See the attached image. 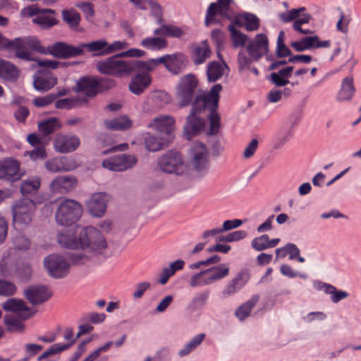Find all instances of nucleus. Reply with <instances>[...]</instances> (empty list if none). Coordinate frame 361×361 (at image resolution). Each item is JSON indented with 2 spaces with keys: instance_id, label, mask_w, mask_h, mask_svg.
Masks as SVG:
<instances>
[{
  "instance_id": "5",
  "label": "nucleus",
  "mask_w": 361,
  "mask_h": 361,
  "mask_svg": "<svg viewBox=\"0 0 361 361\" xmlns=\"http://www.w3.org/2000/svg\"><path fill=\"white\" fill-rule=\"evenodd\" d=\"M35 202L28 198H23L16 201L13 206V225L18 229L28 226L32 219L35 211Z\"/></svg>"
},
{
  "instance_id": "10",
  "label": "nucleus",
  "mask_w": 361,
  "mask_h": 361,
  "mask_svg": "<svg viewBox=\"0 0 361 361\" xmlns=\"http://www.w3.org/2000/svg\"><path fill=\"white\" fill-rule=\"evenodd\" d=\"M232 3L233 0H217L216 2L210 4L206 13L205 25L209 26L219 23L222 18H228Z\"/></svg>"
},
{
  "instance_id": "59",
  "label": "nucleus",
  "mask_w": 361,
  "mask_h": 361,
  "mask_svg": "<svg viewBox=\"0 0 361 361\" xmlns=\"http://www.w3.org/2000/svg\"><path fill=\"white\" fill-rule=\"evenodd\" d=\"M113 344L114 343L112 341L107 342L104 345L93 351L83 361H94L99 357L101 353L107 352L113 345Z\"/></svg>"
},
{
  "instance_id": "13",
  "label": "nucleus",
  "mask_w": 361,
  "mask_h": 361,
  "mask_svg": "<svg viewBox=\"0 0 361 361\" xmlns=\"http://www.w3.org/2000/svg\"><path fill=\"white\" fill-rule=\"evenodd\" d=\"M44 264L49 275L54 278H63L69 272L70 265L61 255H50L44 259Z\"/></svg>"
},
{
  "instance_id": "46",
  "label": "nucleus",
  "mask_w": 361,
  "mask_h": 361,
  "mask_svg": "<svg viewBox=\"0 0 361 361\" xmlns=\"http://www.w3.org/2000/svg\"><path fill=\"white\" fill-rule=\"evenodd\" d=\"M23 319L17 315H6L4 317L5 324L10 331H23L24 325L22 322Z\"/></svg>"
},
{
  "instance_id": "50",
  "label": "nucleus",
  "mask_w": 361,
  "mask_h": 361,
  "mask_svg": "<svg viewBox=\"0 0 361 361\" xmlns=\"http://www.w3.org/2000/svg\"><path fill=\"white\" fill-rule=\"evenodd\" d=\"M308 49L327 48L331 46L330 40H320L317 35L304 37Z\"/></svg>"
},
{
  "instance_id": "31",
  "label": "nucleus",
  "mask_w": 361,
  "mask_h": 361,
  "mask_svg": "<svg viewBox=\"0 0 361 361\" xmlns=\"http://www.w3.org/2000/svg\"><path fill=\"white\" fill-rule=\"evenodd\" d=\"M150 82L151 78L148 73H138L132 78L129 88L133 93L140 94L149 85Z\"/></svg>"
},
{
  "instance_id": "44",
  "label": "nucleus",
  "mask_w": 361,
  "mask_h": 361,
  "mask_svg": "<svg viewBox=\"0 0 361 361\" xmlns=\"http://www.w3.org/2000/svg\"><path fill=\"white\" fill-rule=\"evenodd\" d=\"M145 143L146 148L152 152L160 150L167 145L165 140L154 137L149 133L146 134L145 137Z\"/></svg>"
},
{
  "instance_id": "26",
  "label": "nucleus",
  "mask_w": 361,
  "mask_h": 361,
  "mask_svg": "<svg viewBox=\"0 0 361 361\" xmlns=\"http://www.w3.org/2000/svg\"><path fill=\"white\" fill-rule=\"evenodd\" d=\"M314 289L322 290L326 294L331 295V300L334 303H338L341 300L348 297V293L343 290H338L336 288L329 283L316 280L313 282Z\"/></svg>"
},
{
  "instance_id": "9",
  "label": "nucleus",
  "mask_w": 361,
  "mask_h": 361,
  "mask_svg": "<svg viewBox=\"0 0 361 361\" xmlns=\"http://www.w3.org/2000/svg\"><path fill=\"white\" fill-rule=\"evenodd\" d=\"M160 169L168 173L181 174L185 169L182 155L176 150H169L158 160Z\"/></svg>"
},
{
  "instance_id": "15",
  "label": "nucleus",
  "mask_w": 361,
  "mask_h": 361,
  "mask_svg": "<svg viewBox=\"0 0 361 361\" xmlns=\"http://www.w3.org/2000/svg\"><path fill=\"white\" fill-rule=\"evenodd\" d=\"M247 51L254 61H259L269 51V40L266 35L257 34L247 46Z\"/></svg>"
},
{
  "instance_id": "28",
  "label": "nucleus",
  "mask_w": 361,
  "mask_h": 361,
  "mask_svg": "<svg viewBox=\"0 0 361 361\" xmlns=\"http://www.w3.org/2000/svg\"><path fill=\"white\" fill-rule=\"evenodd\" d=\"M175 120L171 116H161L155 118L149 125V128L169 135L174 130Z\"/></svg>"
},
{
  "instance_id": "54",
  "label": "nucleus",
  "mask_w": 361,
  "mask_h": 361,
  "mask_svg": "<svg viewBox=\"0 0 361 361\" xmlns=\"http://www.w3.org/2000/svg\"><path fill=\"white\" fill-rule=\"evenodd\" d=\"M211 38L215 43L218 51V56L220 58L219 51L222 48L225 41V34L220 30H214L212 32Z\"/></svg>"
},
{
  "instance_id": "53",
  "label": "nucleus",
  "mask_w": 361,
  "mask_h": 361,
  "mask_svg": "<svg viewBox=\"0 0 361 361\" xmlns=\"http://www.w3.org/2000/svg\"><path fill=\"white\" fill-rule=\"evenodd\" d=\"M304 7L299 8L298 9H292L284 13L279 14V19L283 23H289L296 19L300 16V13L305 11Z\"/></svg>"
},
{
  "instance_id": "37",
  "label": "nucleus",
  "mask_w": 361,
  "mask_h": 361,
  "mask_svg": "<svg viewBox=\"0 0 361 361\" xmlns=\"http://www.w3.org/2000/svg\"><path fill=\"white\" fill-rule=\"evenodd\" d=\"M185 33V30L173 25H164L154 30V35L171 37H181Z\"/></svg>"
},
{
  "instance_id": "48",
  "label": "nucleus",
  "mask_w": 361,
  "mask_h": 361,
  "mask_svg": "<svg viewBox=\"0 0 361 361\" xmlns=\"http://www.w3.org/2000/svg\"><path fill=\"white\" fill-rule=\"evenodd\" d=\"M276 53L279 58L290 56L292 54L290 49L285 44V32L283 30L279 32L277 37Z\"/></svg>"
},
{
  "instance_id": "20",
  "label": "nucleus",
  "mask_w": 361,
  "mask_h": 361,
  "mask_svg": "<svg viewBox=\"0 0 361 361\" xmlns=\"http://www.w3.org/2000/svg\"><path fill=\"white\" fill-rule=\"evenodd\" d=\"M77 185V179L71 176H59L50 184V190L55 194H66Z\"/></svg>"
},
{
  "instance_id": "16",
  "label": "nucleus",
  "mask_w": 361,
  "mask_h": 361,
  "mask_svg": "<svg viewBox=\"0 0 361 361\" xmlns=\"http://www.w3.org/2000/svg\"><path fill=\"white\" fill-rule=\"evenodd\" d=\"M191 162L197 171L204 170L209 165V152L202 142H195L190 149Z\"/></svg>"
},
{
  "instance_id": "11",
  "label": "nucleus",
  "mask_w": 361,
  "mask_h": 361,
  "mask_svg": "<svg viewBox=\"0 0 361 361\" xmlns=\"http://www.w3.org/2000/svg\"><path fill=\"white\" fill-rule=\"evenodd\" d=\"M197 86V78L192 74H188L180 79L177 87V98L180 107L188 106L191 103Z\"/></svg>"
},
{
  "instance_id": "4",
  "label": "nucleus",
  "mask_w": 361,
  "mask_h": 361,
  "mask_svg": "<svg viewBox=\"0 0 361 361\" xmlns=\"http://www.w3.org/2000/svg\"><path fill=\"white\" fill-rule=\"evenodd\" d=\"M229 274L227 264H221L193 274L189 281L191 287H202L219 281Z\"/></svg>"
},
{
  "instance_id": "14",
  "label": "nucleus",
  "mask_w": 361,
  "mask_h": 361,
  "mask_svg": "<svg viewBox=\"0 0 361 361\" xmlns=\"http://www.w3.org/2000/svg\"><path fill=\"white\" fill-rule=\"evenodd\" d=\"M137 163L133 155L121 154L115 156L102 161L104 168L113 171H123L131 168Z\"/></svg>"
},
{
  "instance_id": "55",
  "label": "nucleus",
  "mask_w": 361,
  "mask_h": 361,
  "mask_svg": "<svg viewBox=\"0 0 361 361\" xmlns=\"http://www.w3.org/2000/svg\"><path fill=\"white\" fill-rule=\"evenodd\" d=\"M128 43L126 41H114L111 44L107 42L105 50L103 54L106 55L115 53L118 51L123 50L128 47Z\"/></svg>"
},
{
  "instance_id": "25",
  "label": "nucleus",
  "mask_w": 361,
  "mask_h": 361,
  "mask_svg": "<svg viewBox=\"0 0 361 361\" xmlns=\"http://www.w3.org/2000/svg\"><path fill=\"white\" fill-rule=\"evenodd\" d=\"M73 331L71 329H66L64 331L65 340L69 341L68 343H56L52 345L47 351L43 353L39 357L38 360L41 361L44 359L49 357L51 355L59 353L68 349L75 343V339L73 338Z\"/></svg>"
},
{
  "instance_id": "64",
  "label": "nucleus",
  "mask_w": 361,
  "mask_h": 361,
  "mask_svg": "<svg viewBox=\"0 0 361 361\" xmlns=\"http://www.w3.org/2000/svg\"><path fill=\"white\" fill-rule=\"evenodd\" d=\"M14 245L17 250H27L30 248V241L23 235H18L14 239Z\"/></svg>"
},
{
  "instance_id": "62",
  "label": "nucleus",
  "mask_w": 361,
  "mask_h": 361,
  "mask_svg": "<svg viewBox=\"0 0 361 361\" xmlns=\"http://www.w3.org/2000/svg\"><path fill=\"white\" fill-rule=\"evenodd\" d=\"M35 22L39 24L43 27H50L56 24V19L54 17H49L44 16V13L38 16L35 19Z\"/></svg>"
},
{
  "instance_id": "12",
  "label": "nucleus",
  "mask_w": 361,
  "mask_h": 361,
  "mask_svg": "<svg viewBox=\"0 0 361 361\" xmlns=\"http://www.w3.org/2000/svg\"><path fill=\"white\" fill-rule=\"evenodd\" d=\"M115 84V81L111 79H104L99 82L94 78L83 77L78 82L77 87L79 92L89 97H92L99 92L101 87L109 89Z\"/></svg>"
},
{
  "instance_id": "61",
  "label": "nucleus",
  "mask_w": 361,
  "mask_h": 361,
  "mask_svg": "<svg viewBox=\"0 0 361 361\" xmlns=\"http://www.w3.org/2000/svg\"><path fill=\"white\" fill-rule=\"evenodd\" d=\"M92 341L91 338L83 340L78 346L77 350L74 353L70 361H78L82 355L86 352L87 345Z\"/></svg>"
},
{
  "instance_id": "32",
  "label": "nucleus",
  "mask_w": 361,
  "mask_h": 361,
  "mask_svg": "<svg viewBox=\"0 0 361 361\" xmlns=\"http://www.w3.org/2000/svg\"><path fill=\"white\" fill-rule=\"evenodd\" d=\"M19 69L10 61L0 59V78L6 81L14 82L19 77Z\"/></svg>"
},
{
  "instance_id": "2",
  "label": "nucleus",
  "mask_w": 361,
  "mask_h": 361,
  "mask_svg": "<svg viewBox=\"0 0 361 361\" xmlns=\"http://www.w3.org/2000/svg\"><path fill=\"white\" fill-rule=\"evenodd\" d=\"M222 90L220 84L213 85L209 92L196 97L192 106V111L187 118L184 127L185 136L188 140L200 134L205 127L204 120L198 117L197 114L205 109L210 110L209 121L210 123L209 135H216L221 127V118L216 110L219 101V92Z\"/></svg>"
},
{
  "instance_id": "30",
  "label": "nucleus",
  "mask_w": 361,
  "mask_h": 361,
  "mask_svg": "<svg viewBox=\"0 0 361 361\" xmlns=\"http://www.w3.org/2000/svg\"><path fill=\"white\" fill-rule=\"evenodd\" d=\"M249 276L245 272L239 273L221 292L223 298H227L240 290L248 281Z\"/></svg>"
},
{
  "instance_id": "51",
  "label": "nucleus",
  "mask_w": 361,
  "mask_h": 361,
  "mask_svg": "<svg viewBox=\"0 0 361 361\" xmlns=\"http://www.w3.org/2000/svg\"><path fill=\"white\" fill-rule=\"evenodd\" d=\"M62 15L63 20L71 27L78 26L80 21V14L73 9L63 10Z\"/></svg>"
},
{
  "instance_id": "24",
  "label": "nucleus",
  "mask_w": 361,
  "mask_h": 361,
  "mask_svg": "<svg viewBox=\"0 0 361 361\" xmlns=\"http://www.w3.org/2000/svg\"><path fill=\"white\" fill-rule=\"evenodd\" d=\"M25 296L31 304L37 305L47 301L51 296V293L44 286H31L25 290Z\"/></svg>"
},
{
  "instance_id": "33",
  "label": "nucleus",
  "mask_w": 361,
  "mask_h": 361,
  "mask_svg": "<svg viewBox=\"0 0 361 361\" xmlns=\"http://www.w3.org/2000/svg\"><path fill=\"white\" fill-rule=\"evenodd\" d=\"M163 36L155 35L143 39L140 42V45L146 49L150 51H161L168 46L167 40L162 37Z\"/></svg>"
},
{
  "instance_id": "56",
  "label": "nucleus",
  "mask_w": 361,
  "mask_h": 361,
  "mask_svg": "<svg viewBox=\"0 0 361 361\" xmlns=\"http://www.w3.org/2000/svg\"><path fill=\"white\" fill-rule=\"evenodd\" d=\"M280 271L282 275L286 276L288 278L293 279L295 277H300L302 279H307V276L305 274L298 273L288 264H283L280 267Z\"/></svg>"
},
{
  "instance_id": "7",
  "label": "nucleus",
  "mask_w": 361,
  "mask_h": 361,
  "mask_svg": "<svg viewBox=\"0 0 361 361\" xmlns=\"http://www.w3.org/2000/svg\"><path fill=\"white\" fill-rule=\"evenodd\" d=\"M12 49L15 50L16 57L26 61L32 60V55L28 49L42 54L47 53L46 48L42 46L39 40L35 37L16 38L13 40Z\"/></svg>"
},
{
  "instance_id": "23",
  "label": "nucleus",
  "mask_w": 361,
  "mask_h": 361,
  "mask_svg": "<svg viewBox=\"0 0 361 361\" xmlns=\"http://www.w3.org/2000/svg\"><path fill=\"white\" fill-rule=\"evenodd\" d=\"M2 308L6 311L16 313L17 316L23 319H27L32 314L30 308L26 306L23 300L15 298L8 299L2 305Z\"/></svg>"
},
{
  "instance_id": "63",
  "label": "nucleus",
  "mask_w": 361,
  "mask_h": 361,
  "mask_svg": "<svg viewBox=\"0 0 361 361\" xmlns=\"http://www.w3.org/2000/svg\"><path fill=\"white\" fill-rule=\"evenodd\" d=\"M59 160L61 161V167L62 171H71L78 166L77 162L75 159L67 157H60Z\"/></svg>"
},
{
  "instance_id": "41",
  "label": "nucleus",
  "mask_w": 361,
  "mask_h": 361,
  "mask_svg": "<svg viewBox=\"0 0 361 361\" xmlns=\"http://www.w3.org/2000/svg\"><path fill=\"white\" fill-rule=\"evenodd\" d=\"M259 295H254L243 305L240 306L235 311V315L240 320H243L250 315L251 310L256 305L259 300Z\"/></svg>"
},
{
  "instance_id": "40",
  "label": "nucleus",
  "mask_w": 361,
  "mask_h": 361,
  "mask_svg": "<svg viewBox=\"0 0 361 361\" xmlns=\"http://www.w3.org/2000/svg\"><path fill=\"white\" fill-rule=\"evenodd\" d=\"M61 127L59 118L52 117L41 121L38 125L39 130L44 135L53 133L56 130Z\"/></svg>"
},
{
  "instance_id": "39",
  "label": "nucleus",
  "mask_w": 361,
  "mask_h": 361,
  "mask_svg": "<svg viewBox=\"0 0 361 361\" xmlns=\"http://www.w3.org/2000/svg\"><path fill=\"white\" fill-rule=\"evenodd\" d=\"M132 124V121L127 116H121L104 122L105 127L113 130H126L130 128Z\"/></svg>"
},
{
  "instance_id": "8",
  "label": "nucleus",
  "mask_w": 361,
  "mask_h": 361,
  "mask_svg": "<svg viewBox=\"0 0 361 361\" xmlns=\"http://www.w3.org/2000/svg\"><path fill=\"white\" fill-rule=\"evenodd\" d=\"M163 63L171 73L178 74L181 72L184 66V56L181 54H167L157 59L145 61V71L154 70L159 64Z\"/></svg>"
},
{
  "instance_id": "52",
  "label": "nucleus",
  "mask_w": 361,
  "mask_h": 361,
  "mask_svg": "<svg viewBox=\"0 0 361 361\" xmlns=\"http://www.w3.org/2000/svg\"><path fill=\"white\" fill-rule=\"evenodd\" d=\"M79 100L76 97L64 98L57 100L55 106L57 109H71L78 106Z\"/></svg>"
},
{
  "instance_id": "60",
  "label": "nucleus",
  "mask_w": 361,
  "mask_h": 361,
  "mask_svg": "<svg viewBox=\"0 0 361 361\" xmlns=\"http://www.w3.org/2000/svg\"><path fill=\"white\" fill-rule=\"evenodd\" d=\"M350 18L344 15L343 13H341L340 19L336 23V29L338 31L346 34L348 32V26L350 23Z\"/></svg>"
},
{
  "instance_id": "6",
  "label": "nucleus",
  "mask_w": 361,
  "mask_h": 361,
  "mask_svg": "<svg viewBox=\"0 0 361 361\" xmlns=\"http://www.w3.org/2000/svg\"><path fill=\"white\" fill-rule=\"evenodd\" d=\"M82 212L80 204L75 200L66 199L59 204L57 209L56 222L61 226H69L80 219Z\"/></svg>"
},
{
  "instance_id": "45",
  "label": "nucleus",
  "mask_w": 361,
  "mask_h": 361,
  "mask_svg": "<svg viewBox=\"0 0 361 361\" xmlns=\"http://www.w3.org/2000/svg\"><path fill=\"white\" fill-rule=\"evenodd\" d=\"M240 20L247 31H255L259 27V19L254 14L244 13L241 15Z\"/></svg>"
},
{
  "instance_id": "49",
  "label": "nucleus",
  "mask_w": 361,
  "mask_h": 361,
  "mask_svg": "<svg viewBox=\"0 0 361 361\" xmlns=\"http://www.w3.org/2000/svg\"><path fill=\"white\" fill-rule=\"evenodd\" d=\"M228 30L231 32V38L233 47L238 48L245 45L247 39L246 35L235 29L232 25L228 26Z\"/></svg>"
},
{
  "instance_id": "38",
  "label": "nucleus",
  "mask_w": 361,
  "mask_h": 361,
  "mask_svg": "<svg viewBox=\"0 0 361 361\" xmlns=\"http://www.w3.org/2000/svg\"><path fill=\"white\" fill-rule=\"evenodd\" d=\"M227 68L228 66L224 62L222 64L216 61L209 63L207 71L209 81L216 82L220 79L224 75L225 68Z\"/></svg>"
},
{
  "instance_id": "3",
  "label": "nucleus",
  "mask_w": 361,
  "mask_h": 361,
  "mask_svg": "<svg viewBox=\"0 0 361 361\" xmlns=\"http://www.w3.org/2000/svg\"><path fill=\"white\" fill-rule=\"evenodd\" d=\"M145 51L138 49H130L105 60L97 62L99 73L106 75L123 77L137 71H145V61L140 60H123L122 57H141Z\"/></svg>"
},
{
  "instance_id": "27",
  "label": "nucleus",
  "mask_w": 361,
  "mask_h": 361,
  "mask_svg": "<svg viewBox=\"0 0 361 361\" xmlns=\"http://www.w3.org/2000/svg\"><path fill=\"white\" fill-rule=\"evenodd\" d=\"M191 50V59L196 65L204 63L212 54L207 40H203L200 43L193 44Z\"/></svg>"
},
{
  "instance_id": "29",
  "label": "nucleus",
  "mask_w": 361,
  "mask_h": 361,
  "mask_svg": "<svg viewBox=\"0 0 361 361\" xmlns=\"http://www.w3.org/2000/svg\"><path fill=\"white\" fill-rule=\"evenodd\" d=\"M137 8L142 10L150 9L151 13L154 16L158 23L162 22V9L161 6L154 0H129Z\"/></svg>"
},
{
  "instance_id": "1",
  "label": "nucleus",
  "mask_w": 361,
  "mask_h": 361,
  "mask_svg": "<svg viewBox=\"0 0 361 361\" xmlns=\"http://www.w3.org/2000/svg\"><path fill=\"white\" fill-rule=\"evenodd\" d=\"M58 243L66 248L82 250L68 254V258L75 264H85L89 259L90 256L84 252L96 255L102 254L107 248V243L102 233L91 226H76L74 228L64 229L58 235Z\"/></svg>"
},
{
  "instance_id": "21",
  "label": "nucleus",
  "mask_w": 361,
  "mask_h": 361,
  "mask_svg": "<svg viewBox=\"0 0 361 361\" xmlns=\"http://www.w3.org/2000/svg\"><path fill=\"white\" fill-rule=\"evenodd\" d=\"M57 83V78L47 69L38 71L34 77V86L39 91H48Z\"/></svg>"
},
{
  "instance_id": "36",
  "label": "nucleus",
  "mask_w": 361,
  "mask_h": 361,
  "mask_svg": "<svg viewBox=\"0 0 361 361\" xmlns=\"http://www.w3.org/2000/svg\"><path fill=\"white\" fill-rule=\"evenodd\" d=\"M280 242L279 238L269 239L267 234L255 238L251 243L252 247L256 251H262L276 247Z\"/></svg>"
},
{
  "instance_id": "47",
  "label": "nucleus",
  "mask_w": 361,
  "mask_h": 361,
  "mask_svg": "<svg viewBox=\"0 0 361 361\" xmlns=\"http://www.w3.org/2000/svg\"><path fill=\"white\" fill-rule=\"evenodd\" d=\"M204 334H200L195 336L189 343L184 345V347L179 351L178 355L180 357L188 355L190 352L194 350L198 345L202 343L204 339Z\"/></svg>"
},
{
  "instance_id": "58",
  "label": "nucleus",
  "mask_w": 361,
  "mask_h": 361,
  "mask_svg": "<svg viewBox=\"0 0 361 361\" xmlns=\"http://www.w3.org/2000/svg\"><path fill=\"white\" fill-rule=\"evenodd\" d=\"M247 235V233L245 231H235L221 237L220 240L228 243L238 241L246 238Z\"/></svg>"
},
{
  "instance_id": "19",
  "label": "nucleus",
  "mask_w": 361,
  "mask_h": 361,
  "mask_svg": "<svg viewBox=\"0 0 361 361\" xmlns=\"http://www.w3.org/2000/svg\"><path fill=\"white\" fill-rule=\"evenodd\" d=\"M80 139L75 135L59 134L54 140V148L61 153L75 151L80 145Z\"/></svg>"
},
{
  "instance_id": "43",
  "label": "nucleus",
  "mask_w": 361,
  "mask_h": 361,
  "mask_svg": "<svg viewBox=\"0 0 361 361\" xmlns=\"http://www.w3.org/2000/svg\"><path fill=\"white\" fill-rule=\"evenodd\" d=\"M41 185V180L39 177H34L24 180L21 185V192L23 195H29L36 193Z\"/></svg>"
},
{
  "instance_id": "34",
  "label": "nucleus",
  "mask_w": 361,
  "mask_h": 361,
  "mask_svg": "<svg viewBox=\"0 0 361 361\" xmlns=\"http://www.w3.org/2000/svg\"><path fill=\"white\" fill-rule=\"evenodd\" d=\"M355 92L353 78L352 76L345 77L342 81L341 88L338 93L337 99L341 102L350 100Z\"/></svg>"
},
{
  "instance_id": "42",
  "label": "nucleus",
  "mask_w": 361,
  "mask_h": 361,
  "mask_svg": "<svg viewBox=\"0 0 361 361\" xmlns=\"http://www.w3.org/2000/svg\"><path fill=\"white\" fill-rule=\"evenodd\" d=\"M107 45V42L104 39L92 41L89 43H84L79 45V47L82 48L84 51V49L86 48L88 51L94 52L98 51L95 54V56H104L106 54H103Z\"/></svg>"
},
{
  "instance_id": "18",
  "label": "nucleus",
  "mask_w": 361,
  "mask_h": 361,
  "mask_svg": "<svg viewBox=\"0 0 361 361\" xmlns=\"http://www.w3.org/2000/svg\"><path fill=\"white\" fill-rule=\"evenodd\" d=\"M47 52L60 58L66 59L80 56L83 54L81 47L68 45L64 42H56L48 47Z\"/></svg>"
},
{
  "instance_id": "17",
  "label": "nucleus",
  "mask_w": 361,
  "mask_h": 361,
  "mask_svg": "<svg viewBox=\"0 0 361 361\" xmlns=\"http://www.w3.org/2000/svg\"><path fill=\"white\" fill-rule=\"evenodd\" d=\"M20 177V164L18 161L11 158L0 161V179L14 181Z\"/></svg>"
},
{
  "instance_id": "22",
  "label": "nucleus",
  "mask_w": 361,
  "mask_h": 361,
  "mask_svg": "<svg viewBox=\"0 0 361 361\" xmlns=\"http://www.w3.org/2000/svg\"><path fill=\"white\" fill-rule=\"evenodd\" d=\"M108 195L105 192H97L92 195L87 202L90 213L94 216L100 217L106 212Z\"/></svg>"
},
{
  "instance_id": "57",
  "label": "nucleus",
  "mask_w": 361,
  "mask_h": 361,
  "mask_svg": "<svg viewBox=\"0 0 361 361\" xmlns=\"http://www.w3.org/2000/svg\"><path fill=\"white\" fill-rule=\"evenodd\" d=\"M16 291V286L14 283L4 280H0V295L10 296Z\"/></svg>"
},
{
  "instance_id": "35",
  "label": "nucleus",
  "mask_w": 361,
  "mask_h": 361,
  "mask_svg": "<svg viewBox=\"0 0 361 361\" xmlns=\"http://www.w3.org/2000/svg\"><path fill=\"white\" fill-rule=\"evenodd\" d=\"M185 262L182 259H178L169 264L168 267L163 269L159 274V283L164 285L169 279L172 277L178 271H180L184 268Z\"/></svg>"
}]
</instances>
